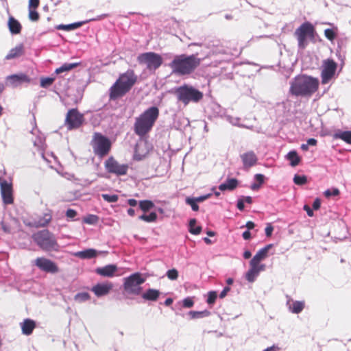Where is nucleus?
I'll use <instances>...</instances> for the list:
<instances>
[{
	"label": "nucleus",
	"mask_w": 351,
	"mask_h": 351,
	"mask_svg": "<svg viewBox=\"0 0 351 351\" xmlns=\"http://www.w3.org/2000/svg\"><path fill=\"white\" fill-rule=\"evenodd\" d=\"M202 59L197 54L187 55L185 53L174 56L169 66L172 73L179 76L190 75L200 66Z\"/></svg>",
	"instance_id": "1"
},
{
	"label": "nucleus",
	"mask_w": 351,
	"mask_h": 351,
	"mask_svg": "<svg viewBox=\"0 0 351 351\" xmlns=\"http://www.w3.org/2000/svg\"><path fill=\"white\" fill-rule=\"evenodd\" d=\"M319 85L318 79L302 75L291 82L289 92L295 96L310 97L318 90Z\"/></svg>",
	"instance_id": "2"
},
{
	"label": "nucleus",
	"mask_w": 351,
	"mask_h": 351,
	"mask_svg": "<svg viewBox=\"0 0 351 351\" xmlns=\"http://www.w3.org/2000/svg\"><path fill=\"white\" fill-rule=\"evenodd\" d=\"M137 82L134 71L128 70L121 74L109 89V99L114 101L125 95Z\"/></svg>",
	"instance_id": "3"
},
{
	"label": "nucleus",
	"mask_w": 351,
	"mask_h": 351,
	"mask_svg": "<svg viewBox=\"0 0 351 351\" xmlns=\"http://www.w3.org/2000/svg\"><path fill=\"white\" fill-rule=\"evenodd\" d=\"M159 117V109L156 106L147 108L135 119L134 132L141 138L147 136L152 130Z\"/></svg>",
	"instance_id": "4"
},
{
	"label": "nucleus",
	"mask_w": 351,
	"mask_h": 351,
	"mask_svg": "<svg viewBox=\"0 0 351 351\" xmlns=\"http://www.w3.org/2000/svg\"><path fill=\"white\" fill-rule=\"evenodd\" d=\"M34 241L44 251H58L59 244L57 242L55 235L45 229L34 233L32 235Z\"/></svg>",
	"instance_id": "5"
},
{
	"label": "nucleus",
	"mask_w": 351,
	"mask_h": 351,
	"mask_svg": "<svg viewBox=\"0 0 351 351\" xmlns=\"http://www.w3.org/2000/svg\"><path fill=\"white\" fill-rule=\"evenodd\" d=\"M176 94L179 101L184 105L190 102L197 103L203 99V93L192 86L184 84L176 89Z\"/></svg>",
	"instance_id": "6"
},
{
	"label": "nucleus",
	"mask_w": 351,
	"mask_h": 351,
	"mask_svg": "<svg viewBox=\"0 0 351 351\" xmlns=\"http://www.w3.org/2000/svg\"><path fill=\"white\" fill-rule=\"evenodd\" d=\"M315 29L312 23L308 21L303 23L294 32L297 38L298 47L304 49L308 45V39L315 38Z\"/></svg>",
	"instance_id": "7"
},
{
	"label": "nucleus",
	"mask_w": 351,
	"mask_h": 351,
	"mask_svg": "<svg viewBox=\"0 0 351 351\" xmlns=\"http://www.w3.org/2000/svg\"><path fill=\"white\" fill-rule=\"evenodd\" d=\"M91 145L94 154L100 158H103L110 152L112 144L108 138L101 133L95 132L91 141Z\"/></svg>",
	"instance_id": "8"
},
{
	"label": "nucleus",
	"mask_w": 351,
	"mask_h": 351,
	"mask_svg": "<svg viewBox=\"0 0 351 351\" xmlns=\"http://www.w3.org/2000/svg\"><path fill=\"white\" fill-rule=\"evenodd\" d=\"M137 60L139 64H145L149 71H156L163 62L162 56L155 52H145L140 54Z\"/></svg>",
	"instance_id": "9"
},
{
	"label": "nucleus",
	"mask_w": 351,
	"mask_h": 351,
	"mask_svg": "<svg viewBox=\"0 0 351 351\" xmlns=\"http://www.w3.org/2000/svg\"><path fill=\"white\" fill-rule=\"evenodd\" d=\"M145 282L140 273H134L125 278L123 287L125 292L130 294L139 295L141 292L140 285Z\"/></svg>",
	"instance_id": "10"
},
{
	"label": "nucleus",
	"mask_w": 351,
	"mask_h": 351,
	"mask_svg": "<svg viewBox=\"0 0 351 351\" xmlns=\"http://www.w3.org/2000/svg\"><path fill=\"white\" fill-rule=\"evenodd\" d=\"M84 121V114L80 113L77 108L69 110L65 118V125L69 130L77 129Z\"/></svg>",
	"instance_id": "11"
},
{
	"label": "nucleus",
	"mask_w": 351,
	"mask_h": 351,
	"mask_svg": "<svg viewBox=\"0 0 351 351\" xmlns=\"http://www.w3.org/2000/svg\"><path fill=\"white\" fill-rule=\"evenodd\" d=\"M104 166L108 173L117 176L126 175L129 169L128 165L119 163L112 156L106 160Z\"/></svg>",
	"instance_id": "12"
},
{
	"label": "nucleus",
	"mask_w": 351,
	"mask_h": 351,
	"mask_svg": "<svg viewBox=\"0 0 351 351\" xmlns=\"http://www.w3.org/2000/svg\"><path fill=\"white\" fill-rule=\"evenodd\" d=\"M337 68V64L332 59H326L323 61L321 73L322 83L328 84L334 77Z\"/></svg>",
	"instance_id": "13"
},
{
	"label": "nucleus",
	"mask_w": 351,
	"mask_h": 351,
	"mask_svg": "<svg viewBox=\"0 0 351 351\" xmlns=\"http://www.w3.org/2000/svg\"><path fill=\"white\" fill-rule=\"evenodd\" d=\"M34 264L40 270L51 274L59 271L58 265L52 261L45 257H38L34 261Z\"/></svg>",
	"instance_id": "14"
},
{
	"label": "nucleus",
	"mask_w": 351,
	"mask_h": 351,
	"mask_svg": "<svg viewBox=\"0 0 351 351\" xmlns=\"http://www.w3.org/2000/svg\"><path fill=\"white\" fill-rule=\"evenodd\" d=\"M1 195L5 204H12L14 202L12 184L6 180L0 181Z\"/></svg>",
	"instance_id": "15"
},
{
	"label": "nucleus",
	"mask_w": 351,
	"mask_h": 351,
	"mask_svg": "<svg viewBox=\"0 0 351 351\" xmlns=\"http://www.w3.org/2000/svg\"><path fill=\"white\" fill-rule=\"evenodd\" d=\"M112 288L113 284L111 282H106L97 284L92 287L91 291L97 297H101L108 294Z\"/></svg>",
	"instance_id": "16"
},
{
	"label": "nucleus",
	"mask_w": 351,
	"mask_h": 351,
	"mask_svg": "<svg viewBox=\"0 0 351 351\" xmlns=\"http://www.w3.org/2000/svg\"><path fill=\"white\" fill-rule=\"evenodd\" d=\"M265 265H258L250 262V269L245 274V278L250 282H253L261 271L265 269Z\"/></svg>",
	"instance_id": "17"
},
{
	"label": "nucleus",
	"mask_w": 351,
	"mask_h": 351,
	"mask_svg": "<svg viewBox=\"0 0 351 351\" xmlns=\"http://www.w3.org/2000/svg\"><path fill=\"white\" fill-rule=\"evenodd\" d=\"M241 158L243 162V168L247 170L256 165L258 161V158L253 151H249L241 154Z\"/></svg>",
	"instance_id": "18"
},
{
	"label": "nucleus",
	"mask_w": 351,
	"mask_h": 351,
	"mask_svg": "<svg viewBox=\"0 0 351 351\" xmlns=\"http://www.w3.org/2000/svg\"><path fill=\"white\" fill-rule=\"evenodd\" d=\"M7 82L13 86H16L22 83L30 82V78L24 73L14 74L6 77Z\"/></svg>",
	"instance_id": "19"
},
{
	"label": "nucleus",
	"mask_w": 351,
	"mask_h": 351,
	"mask_svg": "<svg viewBox=\"0 0 351 351\" xmlns=\"http://www.w3.org/2000/svg\"><path fill=\"white\" fill-rule=\"evenodd\" d=\"M118 268L116 265H108L95 269V273L103 277L112 278L115 275Z\"/></svg>",
	"instance_id": "20"
},
{
	"label": "nucleus",
	"mask_w": 351,
	"mask_h": 351,
	"mask_svg": "<svg viewBox=\"0 0 351 351\" xmlns=\"http://www.w3.org/2000/svg\"><path fill=\"white\" fill-rule=\"evenodd\" d=\"M272 247L273 244H268L258 250L251 259L250 262L258 265H265V264H261V262L267 256L268 252Z\"/></svg>",
	"instance_id": "21"
},
{
	"label": "nucleus",
	"mask_w": 351,
	"mask_h": 351,
	"mask_svg": "<svg viewBox=\"0 0 351 351\" xmlns=\"http://www.w3.org/2000/svg\"><path fill=\"white\" fill-rule=\"evenodd\" d=\"M36 326V322L31 319H25L21 323L22 333L27 336L32 334Z\"/></svg>",
	"instance_id": "22"
},
{
	"label": "nucleus",
	"mask_w": 351,
	"mask_h": 351,
	"mask_svg": "<svg viewBox=\"0 0 351 351\" xmlns=\"http://www.w3.org/2000/svg\"><path fill=\"white\" fill-rule=\"evenodd\" d=\"M98 254L99 252L96 250L89 248L83 251L77 252L74 254V255L75 256L82 259H90L96 257Z\"/></svg>",
	"instance_id": "23"
},
{
	"label": "nucleus",
	"mask_w": 351,
	"mask_h": 351,
	"mask_svg": "<svg viewBox=\"0 0 351 351\" xmlns=\"http://www.w3.org/2000/svg\"><path fill=\"white\" fill-rule=\"evenodd\" d=\"M8 25L9 30L12 34H18L21 33L22 26L21 23L13 16L9 17Z\"/></svg>",
	"instance_id": "24"
},
{
	"label": "nucleus",
	"mask_w": 351,
	"mask_h": 351,
	"mask_svg": "<svg viewBox=\"0 0 351 351\" xmlns=\"http://www.w3.org/2000/svg\"><path fill=\"white\" fill-rule=\"evenodd\" d=\"M160 295L159 290L154 289H148L142 295V298L148 301H156Z\"/></svg>",
	"instance_id": "25"
},
{
	"label": "nucleus",
	"mask_w": 351,
	"mask_h": 351,
	"mask_svg": "<svg viewBox=\"0 0 351 351\" xmlns=\"http://www.w3.org/2000/svg\"><path fill=\"white\" fill-rule=\"evenodd\" d=\"M238 185V180L236 178L228 179L226 182L219 185V190L223 191L226 190L232 191L237 188Z\"/></svg>",
	"instance_id": "26"
},
{
	"label": "nucleus",
	"mask_w": 351,
	"mask_h": 351,
	"mask_svg": "<svg viewBox=\"0 0 351 351\" xmlns=\"http://www.w3.org/2000/svg\"><path fill=\"white\" fill-rule=\"evenodd\" d=\"M23 54V47L17 46L10 50L5 56V60H11L21 56Z\"/></svg>",
	"instance_id": "27"
},
{
	"label": "nucleus",
	"mask_w": 351,
	"mask_h": 351,
	"mask_svg": "<svg viewBox=\"0 0 351 351\" xmlns=\"http://www.w3.org/2000/svg\"><path fill=\"white\" fill-rule=\"evenodd\" d=\"M335 139H341L351 145V131L339 132L333 135Z\"/></svg>",
	"instance_id": "28"
},
{
	"label": "nucleus",
	"mask_w": 351,
	"mask_h": 351,
	"mask_svg": "<svg viewBox=\"0 0 351 351\" xmlns=\"http://www.w3.org/2000/svg\"><path fill=\"white\" fill-rule=\"evenodd\" d=\"M286 157L290 161V165L292 167L298 165L301 160L296 151L289 152Z\"/></svg>",
	"instance_id": "29"
},
{
	"label": "nucleus",
	"mask_w": 351,
	"mask_h": 351,
	"mask_svg": "<svg viewBox=\"0 0 351 351\" xmlns=\"http://www.w3.org/2000/svg\"><path fill=\"white\" fill-rule=\"evenodd\" d=\"M304 306H305V303L304 301H294L289 306V310L293 313L298 314L302 311Z\"/></svg>",
	"instance_id": "30"
},
{
	"label": "nucleus",
	"mask_w": 351,
	"mask_h": 351,
	"mask_svg": "<svg viewBox=\"0 0 351 351\" xmlns=\"http://www.w3.org/2000/svg\"><path fill=\"white\" fill-rule=\"evenodd\" d=\"M78 65H80V63H64L60 67L56 69L55 73L60 74L63 72H67L76 68Z\"/></svg>",
	"instance_id": "31"
},
{
	"label": "nucleus",
	"mask_w": 351,
	"mask_h": 351,
	"mask_svg": "<svg viewBox=\"0 0 351 351\" xmlns=\"http://www.w3.org/2000/svg\"><path fill=\"white\" fill-rule=\"evenodd\" d=\"M82 24H83V22H77V23H71V24H69V25H59L57 27V29L64 30V31H71V30H73V29H75L81 27L82 25Z\"/></svg>",
	"instance_id": "32"
},
{
	"label": "nucleus",
	"mask_w": 351,
	"mask_h": 351,
	"mask_svg": "<svg viewBox=\"0 0 351 351\" xmlns=\"http://www.w3.org/2000/svg\"><path fill=\"white\" fill-rule=\"evenodd\" d=\"M254 179L256 182L253 183L251 186V189L254 191L258 189L261 185L263 184L265 176L263 174L257 173L254 176Z\"/></svg>",
	"instance_id": "33"
},
{
	"label": "nucleus",
	"mask_w": 351,
	"mask_h": 351,
	"mask_svg": "<svg viewBox=\"0 0 351 351\" xmlns=\"http://www.w3.org/2000/svg\"><path fill=\"white\" fill-rule=\"evenodd\" d=\"M196 219H191L189 221V232L192 234L197 235L200 234L202 231V227L201 226H196Z\"/></svg>",
	"instance_id": "34"
},
{
	"label": "nucleus",
	"mask_w": 351,
	"mask_h": 351,
	"mask_svg": "<svg viewBox=\"0 0 351 351\" xmlns=\"http://www.w3.org/2000/svg\"><path fill=\"white\" fill-rule=\"evenodd\" d=\"M154 206V203L150 200H142L139 202V208L143 212H147Z\"/></svg>",
	"instance_id": "35"
},
{
	"label": "nucleus",
	"mask_w": 351,
	"mask_h": 351,
	"mask_svg": "<svg viewBox=\"0 0 351 351\" xmlns=\"http://www.w3.org/2000/svg\"><path fill=\"white\" fill-rule=\"evenodd\" d=\"M157 214L155 212H152L149 215H142L139 217V219L150 223L154 222L157 219Z\"/></svg>",
	"instance_id": "36"
},
{
	"label": "nucleus",
	"mask_w": 351,
	"mask_h": 351,
	"mask_svg": "<svg viewBox=\"0 0 351 351\" xmlns=\"http://www.w3.org/2000/svg\"><path fill=\"white\" fill-rule=\"evenodd\" d=\"M210 313L207 311H190L189 315L191 316V319H197L201 318L204 317H208L209 316Z\"/></svg>",
	"instance_id": "37"
},
{
	"label": "nucleus",
	"mask_w": 351,
	"mask_h": 351,
	"mask_svg": "<svg viewBox=\"0 0 351 351\" xmlns=\"http://www.w3.org/2000/svg\"><path fill=\"white\" fill-rule=\"evenodd\" d=\"M52 216L50 213H45L38 221V226L45 227L51 221Z\"/></svg>",
	"instance_id": "38"
},
{
	"label": "nucleus",
	"mask_w": 351,
	"mask_h": 351,
	"mask_svg": "<svg viewBox=\"0 0 351 351\" xmlns=\"http://www.w3.org/2000/svg\"><path fill=\"white\" fill-rule=\"evenodd\" d=\"M82 221L86 224H96L99 221V217L95 215L90 214L85 217Z\"/></svg>",
	"instance_id": "39"
},
{
	"label": "nucleus",
	"mask_w": 351,
	"mask_h": 351,
	"mask_svg": "<svg viewBox=\"0 0 351 351\" xmlns=\"http://www.w3.org/2000/svg\"><path fill=\"white\" fill-rule=\"evenodd\" d=\"M293 182L297 185H303L307 182V178L306 176L295 175L293 178Z\"/></svg>",
	"instance_id": "40"
},
{
	"label": "nucleus",
	"mask_w": 351,
	"mask_h": 351,
	"mask_svg": "<svg viewBox=\"0 0 351 351\" xmlns=\"http://www.w3.org/2000/svg\"><path fill=\"white\" fill-rule=\"evenodd\" d=\"M54 80V77H43L40 79V86L47 88L53 83Z\"/></svg>",
	"instance_id": "41"
},
{
	"label": "nucleus",
	"mask_w": 351,
	"mask_h": 351,
	"mask_svg": "<svg viewBox=\"0 0 351 351\" xmlns=\"http://www.w3.org/2000/svg\"><path fill=\"white\" fill-rule=\"evenodd\" d=\"M75 300L78 302H84L90 299V295L87 292L79 293L75 295Z\"/></svg>",
	"instance_id": "42"
},
{
	"label": "nucleus",
	"mask_w": 351,
	"mask_h": 351,
	"mask_svg": "<svg viewBox=\"0 0 351 351\" xmlns=\"http://www.w3.org/2000/svg\"><path fill=\"white\" fill-rule=\"evenodd\" d=\"M102 198L110 203L117 202L119 199V196L117 195H109V194H102Z\"/></svg>",
	"instance_id": "43"
},
{
	"label": "nucleus",
	"mask_w": 351,
	"mask_h": 351,
	"mask_svg": "<svg viewBox=\"0 0 351 351\" xmlns=\"http://www.w3.org/2000/svg\"><path fill=\"white\" fill-rule=\"evenodd\" d=\"M28 16L29 20L32 21H38L40 19L39 13L36 10V9H29Z\"/></svg>",
	"instance_id": "44"
},
{
	"label": "nucleus",
	"mask_w": 351,
	"mask_h": 351,
	"mask_svg": "<svg viewBox=\"0 0 351 351\" xmlns=\"http://www.w3.org/2000/svg\"><path fill=\"white\" fill-rule=\"evenodd\" d=\"M197 202L195 199V198H186V203L191 206V208L193 211H197L199 210V206L197 205Z\"/></svg>",
	"instance_id": "45"
},
{
	"label": "nucleus",
	"mask_w": 351,
	"mask_h": 351,
	"mask_svg": "<svg viewBox=\"0 0 351 351\" xmlns=\"http://www.w3.org/2000/svg\"><path fill=\"white\" fill-rule=\"evenodd\" d=\"M325 36L330 41L335 40L337 36V33L333 29H326L324 30Z\"/></svg>",
	"instance_id": "46"
},
{
	"label": "nucleus",
	"mask_w": 351,
	"mask_h": 351,
	"mask_svg": "<svg viewBox=\"0 0 351 351\" xmlns=\"http://www.w3.org/2000/svg\"><path fill=\"white\" fill-rule=\"evenodd\" d=\"M167 276L171 280H177L178 278V271L176 269H171L167 271Z\"/></svg>",
	"instance_id": "47"
},
{
	"label": "nucleus",
	"mask_w": 351,
	"mask_h": 351,
	"mask_svg": "<svg viewBox=\"0 0 351 351\" xmlns=\"http://www.w3.org/2000/svg\"><path fill=\"white\" fill-rule=\"evenodd\" d=\"M217 297V293L215 291H212L208 292V299H207V303L208 304H213L215 302V300Z\"/></svg>",
	"instance_id": "48"
},
{
	"label": "nucleus",
	"mask_w": 351,
	"mask_h": 351,
	"mask_svg": "<svg viewBox=\"0 0 351 351\" xmlns=\"http://www.w3.org/2000/svg\"><path fill=\"white\" fill-rule=\"evenodd\" d=\"M339 194V191L338 189H333L332 190L328 189L324 192V195L326 197H329L330 196H336Z\"/></svg>",
	"instance_id": "49"
},
{
	"label": "nucleus",
	"mask_w": 351,
	"mask_h": 351,
	"mask_svg": "<svg viewBox=\"0 0 351 351\" xmlns=\"http://www.w3.org/2000/svg\"><path fill=\"white\" fill-rule=\"evenodd\" d=\"M182 303V305L184 308H191L194 304V302L191 298H186L184 299Z\"/></svg>",
	"instance_id": "50"
},
{
	"label": "nucleus",
	"mask_w": 351,
	"mask_h": 351,
	"mask_svg": "<svg viewBox=\"0 0 351 351\" xmlns=\"http://www.w3.org/2000/svg\"><path fill=\"white\" fill-rule=\"evenodd\" d=\"M40 5V0H29L28 9H36Z\"/></svg>",
	"instance_id": "51"
},
{
	"label": "nucleus",
	"mask_w": 351,
	"mask_h": 351,
	"mask_svg": "<svg viewBox=\"0 0 351 351\" xmlns=\"http://www.w3.org/2000/svg\"><path fill=\"white\" fill-rule=\"evenodd\" d=\"M274 230V227L271 226V223H268L265 228V234L267 237H270L272 234Z\"/></svg>",
	"instance_id": "52"
},
{
	"label": "nucleus",
	"mask_w": 351,
	"mask_h": 351,
	"mask_svg": "<svg viewBox=\"0 0 351 351\" xmlns=\"http://www.w3.org/2000/svg\"><path fill=\"white\" fill-rule=\"evenodd\" d=\"M77 215V212L71 208H69L66 212V216L68 218H74Z\"/></svg>",
	"instance_id": "53"
},
{
	"label": "nucleus",
	"mask_w": 351,
	"mask_h": 351,
	"mask_svg": "<svg viewBox=\"0 0 351 351\" xmlns=\"http://www.w3.org/2000/svg\"><path fill=\"white\" fill-rule=\"evenodd\" d=\"M237 207L241 211L244 210L245 205H244V199L243 198H240L238 199Z\"/></svg>",
	"instance_id": "54"
},
{
	"label": "nucleus",
	"mask_w": 351,
	"mask_h": 351,
	"mask_svg": "<svg viewBox=\"0 0 351 351\" xmlns=\"http://www.w3.org/2000/svg\"><path fill=\"white\" fill-rule=\"evenodd\" d=\"M230 291V288L229 287H224L223 291L219 294V298H225Z\"/></svg>",
	"instance_id": "55"
},
{
	"label": "nucleus",
	"mask_w": 351,
	"mask_h": 351,
	"mask_svg": "<svg viewBox=\"0 0 351 351\" xmlns=\"http://www.w3.org/2000/svg\"><path fill=\"white\" fill-rule=\"evenodd\" d=\"M321 202L320 200L317 198L313 203V208L314 210H318L320 208Z\"/></svg>",
	"instance_id": "56"
},
{
	"label": "nucleus",
	"mask_w": 351,
	"mask_h": 351,
	"mask_svg": "<svg viewBox=\"0 0 351 351\" xmlns=\"http://www.w3.org/2000/svg\"><path fill=\"white\" fill-rule=\"evenodd\" d=\"M210 194H208V195H202V196H199L197 198H195V199L197 202H202L206 199H207L208 198H209L210 197Z\"/></svg>",
	"instance_id": "57"
},
{
	"label": "nucleus",
	"mask_w": 351,
	"mask_h": 351,
	"mask_svg": "<svg viewBox=\"0 0 351 351\" xmlns=\"http://www.w3.org/2000/svg\"><path fill=\"white\" fill-rule=\"evenodd\" d=\"M304 210L306 211L307 215L309 217H313V212L312 209L308 205H304Z\"/></svg>",
	"instance_id": "58"
},
{
	"label": "nucleus",
	"mask_w": 351,
	"mask_h": 351,
	"mask_svg": "<svg viewBox=\"0 0 351 351\" xmlns=\"http://www.w3.org/2000/svg\"><path fill=\"white\" fill-rule=\"evenodd\" d=\"M243 238L245 239V240H247V239H250L251 238V233L249 230H246L245 232H243Z\"/></svg>",
	"instance_id": "59"
},
{
	"label": "nucleus",
	"mask_w": 351,
	"mask_h": 351,
	"mask_svg": "<svg viewBox=\"0 0 351 351\" xmlns=\"http://www.w3.org/2000/svg\"><path fill=\"white\" fill-rule=\"evenodd\" d=\"M245 226L247 228V230H250L253 229L255 227V224L253 221H249L246 223Z\"/></svg>",
	"instance_id": "60"
},
{
	"label": "nucleus",
	"mask_w": 351,
	"mask_h": 351,
	"mask_svg": "<svg viewBox=\"0 0 351 351\" xmlns=\"http://www.w3.org/2000/svg\"><path fill=\"white\" fill-rule=\"evenodd\" d=\"M263 351H280V348L277 346H272L264 350Z\"/></svg>",
	"instance_id": "61"
},
{
	"label": "nucleus",
	"mask_w": 351,
	"mask_h": 351,
	"mask_svg": "<svg viewBox=\"0 0 351 351\" xmlns=\"http://www.w3.org/2000/svg\"><path fill=\"white\" fill-rule=\"evenodd\" d=\"M317 140L315 139V138H309L307 141V145H308L315 146L317 145Z\"/></svg>",
	"instance_id": "62"
},
{
	"label": "nucleus",
	"mask_w": 351,
	"mask_h": 351,
	"mask_svg": "<svg viewBox=\"0 0 351 351\" xmlns=\"http://www.w3.org/2000/svg\"><path fill=\"white\" fill-rule=\"evenodd\" d=\"M128 203L130 206H136L137 205V201L134 199H129Z\"/></svg>",
	"instance_id": "63"
},
{
	"label": "nucleus",
	"mask_w": 351,
	"mask_h": 351,
	"mask_svg": "<svg viewBox=\"0 0 351 351\" xmlns=\"http://www.w3.org/2000/svg\"><path fill=\"white\" fill-rule=\"evenodd\" d=\"M252 254L249 250H246L243 253V257L245 259H248L251 257Z\"/></svg>",
	"instance_id": "64"
}]
</instances>
